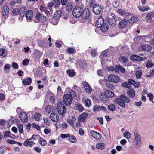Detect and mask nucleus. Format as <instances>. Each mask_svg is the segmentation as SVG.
Segmentation results:
<instances>
[{
    "label": "nucleus",
    "mask_w": 154,
    "mask_h": 154,
    "mask_svg": "<svg viewBox=\"0 0 154 154\" xmlns=\"http://www.w3.org/2000/svg\"><path fill=\"white\" fill-rule=\"evenodd\" d=\"M56 109L58 113L61 115H63L66 111V107L61 101L57 103Z\"/></svg>",
    "instance_id": "obj_3"
},
{
    "label": "nucleus",
    "mask_w": 154,
    "mask_h": 154,
    "mask_svg": "<svg viewBox=\"0 0 154 154\" xmlns=\"http://www.w3.org/2000/svg\"><path fill=\"white\" fill-rule=\"evenodd\" d=\"M142 74V72L140 70L137 71L135 73L136 77L137 79H139L141 78Z\"/></svg>",
    "instance_id": "obj_43"
},
{
    "label": "nucleus",
    "mask_w": 154,
    "mask_h": 154,
    "mask_svg": "<svg viewBox=\"0 0 154 154\" xmlns=\"http://www.w3.org/2000/svg\"><path fill=\"white\" fill-rule=\"evenodd\" d=\"M6 142L10 144H12L16 143H17L16 141H15L13 140H9V139L7 140L6 141Z\"/></svg>",
    "instance_id": "obj_63"
},
{
    "label": "nucleus",
    "mask_w": 154,
    "mask_h": 154,
    "mask_svg": "<svg viewBox=\"0 0 154 154\" xmlns=\"http://www.w3.org/2000/svg\"><path fill=\"white\" fill-rule=\"evenodd\" d=\"M101 138V135L98 132H97V133L96 134L95 137H94V138L97 140H99Z\"/></svg>",
    "instance_id": "obj_56"
},
{
    "label": "nucleus",
    "mask_w": 154,
    "mask_h": 154,
    "mask_svg": "<svg viewBox=\"0 0 154 154\" xmlns=\"http://www.w3.org/2000/svg\"><path fill=\"white\" fill-rule=\"evenodd\" d=\"M102 8L101 6L98 4L94 5L93 7V12L96 15L99 14L101 12Z\"/></svg>",
    "instance_id": "obj_7"
},
{
    "label": "nucleus",
    "mask_w": 154,
    "mask_h": 154,
    "mask_svg": "<svg viewBox=\"0 0 154 154\" xmlns=\"http://www.w3.org/2000/svg\"><path fill=\"white\" fill-rule=\"evenodd\" d=\"M85 106L86 107H89L91 105V102L90 100L87 99L85 100Z\"/></svg>",
    "instance_id": "obj_48"
},
{
    "label": "nucleus",
    "mask_w": 154,
    "mask_h": 154,
    "mask_svg": "<svg viewBox=\"0 0 154 154\" xmlns=\"http://www.w3.org/2000/svg\"><path fill=\"white\" fill-rule=\"evenodd\" d=\"M6 151L5 146L3 145L0 147V154H3Z\"/></svg>",
    "instance_id": "obj_49"
},
{
    "label": "nucleus",
    "mask_w": 154,
    "mask_h": 154,
    "mask_svg": "<svg viewBox=\"0 0 154 154\" xmlns=\"http://www.w3.org/2000/svg\"><path fill=\"white\" fill-rule=\"evenodd\" d=\"M50 118L53 122H57L59 121V117L58 115L55 113L53 112L51 114Z\"/></svg>",
    "instance_id": "obj_15"
},
{
    "label": "nucleus",
    "mask_w": 154,
    "mask_h": 154,
    "mask_svg": "<svg viewBox=\"0 0 154 154\" xmlns=\"http://www.w3.org/2000/svg\"><path fill=\"white\" fill-rule=\"evenodd\" d=\"M116 108V106L115 105L113 104H110L108 106V109L111 111H114Z\"/></svg>",
    "instance_id": "obj_36"
},
{
    "label": "nucleus",
    "mask_w": 154,
    "mask_h": 154,
    "mask_svg": "<svg viewBox=\"0 0 154 154\" xmlns=\"http://www.w3.org/2000/svg\"><path fill=\"white\" fill-rule=\"evenodd\" d=\"M131 134L128 131L125 132L124 136L127 139H129L131 137Z\"/></svg>",
    "instance_id": "obj_47"
},
{
    "label": "nucleus",
    "mask_w": 154,
    "mask_h": 154,
    "mask_svg": "<svg viewBox=\"0 0 154 154\" xmlns=\"http://www.w3.org/2000/svg\"><path fill=\"white\" fill-rule=\"evenodd\" d=\"M105 145L104 143H97L96 145V147L97 149H100L101 150H102L104 149Z\"/></svg>",
    "instance_id": "obj_38"
},
{
    "label": "nucleus",
    "mask_w": 154,
    "mask_h": 154,
    "mask_svg": "<svg viewBox=\"0 0 154 154\" xmlns=\"http://www.w3.org/2000/svg\"><path fill=\"white\" fill-rule=\"evenodd\" d=\"M93 110L95 112L101 110L103 112H106V109L104 106L96 105L93 106Z\"/></svg>",
    "instance_id": "obj_9"
},
{
    "label": "nucleus",
    "mask_w": 154,
    "mask_h": 154,
    "mask_svg": "<svg viewBox=\"0 0 154 154\" xmlns=\"http://www.w3.org/2000/svg\"><path fill=\"white\" fill-rule=\"evenodd\" d=\"M20 16L21 17V19L20 18L21 20H23L22 17L26 15V13L27 12V10L26 7L24 6H22L20 8Z\"/></svg>",
    "instance_id": "obj_11"
},
{
    "label": "nucleus",
    "mask_w": 154,
    "mask_h": 154,
    "mask_svg": "<svg viewBox=\"0 0 154 154\" xmlns=\"http://www.w3.org/2000/svg\"><path fill=\"white\" fill-rule=\"evenodd\" d=\"M63 102L66 106H69L71 104L72 98L71 94H66L64 95L63 98Z\"/></svg>",
    "instance_id": "obj_4"
},
{
    "label": "nucleus",
    "mask_w": 154,
    "mask_h": 154,
    "mask_svg": "<svg viewBox=\"0 0 154 154\" xmlns=\"http://www.w3.org/2000/svg\"><path fill=\"white\" fill-rule=\"evenodd\" d=\"M35 18L36 19L41 22H43L46 20V17H45L39 12H37Z\"/></svg>",
    "instance_id": "obj_14"
},
{
    "label": "nucleus",
    "mask_w": 154,
    "mask_h": 154,
    "mask_svg": "<svg viewBox=\"0 0 154 154\" xmlns=\"http://www.w3.org/2000/svg\"><path fill=\"white\" fill-rule=\"evenodd\" d=\"M42 54V53L38 50H36L35 52V55L37 57H40L41 56Z\"/></svg>",
    "instance_id": "obj_52"
},
{
    "label": "nucleus",
    "mask_w": 154,
    "mask_h": 154,
    "mask_svg": "<svg viewBox=\"0 0 154 154\" xmlns=\"http://www.w3.org/2000/svg\"><path fill=\"white\" fill-rule=\"evenodd\" d=\"M32 127L35 128L37 130H39L40 129V126L38 125H36L35 124L33 123H32Z\"/></svg>",
    "instance_id": "obj_61"
},
{
    "label": "nucleus",
    "mask_w": 154,
    "mask_h": 154,
    "mask_svg": "<svg viewBox=\"0 0 154 154\" xmlns=\"http://www.w3.org/2000/svg\"><path fill=\"white\" fill-rule=\"evenodd\" d=\"M61 137L62 139H65V138H67L70 137V134H63L61 135Z\"/></svg>",
    "instance_id": "obj_54"
},
{
    "label": "nucleus",
    "mask_w": 154,
    "mask_h": 154,
    "mask_svg": "<svg viewBox=\"0 0 154 154\" xmlns=\"http://www.w3.org/2000/svg\"><path fill=\"white\" fill-rule=\"evenodd\" d=\"M10 66L9 64H5L4 67V71H5L6 72V70L7 69H10Z\"/></svg>",
    "instance_id": "obj_55"
},
{
    "label": "nucleus",
    "mask_w": 154,
    "mask_h": 154,
    "mask_svg": "<svg viewBox=\"0 0 154 154\" xmlns=\"http://www.w3.org/2000/svg\"><path fill=\"white\" fill-rule=\"evenodd\" d=\"M54 110V107L51 105L47 106L45 108V111L48 114H50L51 111L53 112Z\"/></svg>",
    "instance_id": "obj_24"
},
{
    "label": "nucleus",
    "mask_w": 154,
    "mask_h": 154,
    "mask_svg": "<svg viewBox=\"0 0 154 154\" xmlns=\"http://www.w3.org/2000/svg\"><path fill=\"white\" fill-rule=\"evenodd\" d=\"M147 97L149 98V101H152L153 98L154 96L151 93H149L147 94Z\"/></svg>",
    "instance_id": "obj_60"
},
{
    "label": "nucleus",
    "mask_w": 154,
    "mask_h": 154,
    "mask_svg": "<svg viewBox=\"0 0 154 154\" xmlns=\"http://www.w3.org/2000/svg\"><path fill=\"white\" fill-rule=\"evenodd\" d=\"M19 117L21 120L23 122H26L27 121V116L23 112H21L20 114L19 115Z\"/></svg>",
    "instance_id": "obj_16"
},
{
    "label": "nucleus",
    "mask_w": 154,
    "mask_h": 154,
    "mask_svg": "<svg viewBox=\"0 0 154 154\" xmlns=\"http://www.w3.org/2000/svg\"><path fill=\"white\" fill-rule=\"evenodd\" d=\"M107 69L109 71H115V70H116V68L112 66H108L107 67Z\"/></svg>",
    "instance_id": "obj_57"
},
{
    "label": "nucleus",
    "mask_w": 154,
    "mask_h": 154,
    "mask_svg": "<svg viewBox=\"0 0 154 154\" xmlns=\"http://www.w3.org/2000/svg\"><path fill=\"white\" fill-rule=\"evenodd\" d=\"M10 132L9 131H6L5 133L4 134V138H6L7 137H9L11 138H12L13 139H15L16 136L15 135L12 134H11L14 137H12L11 135H10Z\"/></svg>",
    "instance_id": "obj_34"
},
{
    "label": "nucleus",
    "mask_w": 154,
    "mask_h": 154,
    "mask_svg": "<svg viewBox=\"0 0 154 154\" xmlns=\"http://www.w3.org/2000/svg\"><path fill=\"white\" fill-rule=\"evenodd\" d=\"M134 134L135 136V140H136V144L137 148L138 146H140L141 143V138L140 136L138 134L137 132L135 131L134 133Z\"/></svg>",
    "instance_id": "obj_10"
},
{
    "label": "nucleus",
    "mask_w": 154,
    "mask_h": 154,
    "mask_svg": "<svg viewBox=\"0 0 154 154\" xmlns=\"http://www.w3.org/2000/svg\"><path fill=\"white\" fill-rule=\"evenodd\" d=\"M128 94L131 97L133 98L135 96V91L132 88L129 89L128 91H127Z\"/></svg>",
    "instance_id": "obj_29"
},
{
    "label": "nucleus",
    "mask_w": 154,
    "mask_h": 154,
    "mask_svg": "<svg viewBox=\"0 0 154 154\" xmlns=\"http://www.w3.org/2000/svg\"><path fill=\"white\" fill-rule=\"evenodd\" d=\"M116 67L115 72L117 73H119V71L122 73H124L125 71V69L120 65H116Z\"/></svg>",
    "instance_id": "obj_20"
},
{
    "label": "nucleus",
    "mask_w": 154,
    "mask_h": 154,
    "mask_svg": "<svg viewBox=\"0 0 154 154\" xmlns=\"http://www.w3.org/2000/svg\"><path fill=\"white\" fill-rule=\"evenodd\" d=\"M88 115V114L86 112H83L79 116L78 118L79 121L81 122H84Z\"/></svg>",
    "instance_id": "obj_21"
},
{
    "label": "nucleus",
    "mask_w": 154,
    "mask_h": 154,
    "mask_svg": "<svg viewBox=\"0 0 154 154\" xmlns=\"http://www.w3.org/2000/svg\"><path fill=\"white\" fill-rule=\"evenodd\" d=\"M19 132L21 133H22L23 131V126L21 124H18L17 125Z\"/></svg>",
    "instance_id": "obj_46"
},
{
    "label": "nucleus",
    "mask_w": 154,
    "mask_h": 154,
    "mask_svg": "<svg viewBox=\"0 0 154 154\" xmlns=\"http://www.w3.org/2000/svg\"><path fill=\"white\" fill-rule=\"evenodd\" d=\"M109 81L114 83L118 82L120 80V78L116 75L110 74L108 77Z\"/></svg>",
    "instance_id": "obj_6"
},
{
    "label": "nucleus",
    "mask_w": 154,
    "mask_h": 154,
    "mask_svg": "<svg viewBox=\"0 0 154 154\" xmlns=\"http://www.w3.org/2000/svg\"><path fill=\"white\" fill-rule=\"evenodd\" d=\"M105 20L112 26H115L116 24V21L115 17L110 18L109 17H106V18Z\"/></svg>",
    "instance_id": "obj_12"
},
{
    "label": "nucleus",
    "mask_w": 154,
    "mask_h": 154,
    "mask_svg": "<svg viewBox=\"0 0 154 154\" xmlns=\"http://www.w3.org/2000/svg\"><path fill=\"white\" fill-rule=\"evenodd\" d=\"M114 101L116 103L119 105L122 108H124L125 106V102L126 103H129L130 100L128 97L121 95L119 98H116Z\"/></svg>",
    "instance_id": "obj_1"
},
{
    "label": "nucleus",
    "mask_w": 154,
    "mask_h": 154,
    "mask_svg": "<svg viewBox=\"0 0 154 154\" xmlns=\"http://www.w3.org/2000/svg\"><path fill=\"white\" fill-rule=\"evenodd\" d=\"M40 140H39V143L42 146H44L46 145L47 144L46 141L44 139L41 137L39 136Z\"/></svg>",
    "instance_id": "obj_40"
},
{
    "label": "nucleus",
    "mask_w": 154,
    "mask_h": 154,
    "mask_svg": "<svg viewBox=\"0 0 154 154\" xmlns=\"http://www.w3.org/2000/svg\"><path fill=\"white\" fill-rule=\"evenodd\" d=\"M125 11L121 9H118L117 11V12L120 14L122 16H124Z\"/></svg>",
    "instance_id": "obj_62"
},
{
    "label": "nucleus",
    "mask_w": 154,
    "mask_h": 154,
    "mask_svg": "<svg viewBox=\"0 0 154 154\" xmlns=\"http://www.w3.org/2000/svg\"><path fill=\"white\" fill-rule=\"evenodd\" d=\"M62 12L60 10H57L54 14V18L55 19H58L61 17Z\"/></svg>",
    "instance_id": "obj_25"
},
{
    "label": "nucleus",
    "mask_w": 154,
    "mask_h": 154,
    "mask_svg": "<svg viewBox=\"0 0 154 154\" xmlns=\"http://www.w3.org/2000/svg\"><path fill=\"white\" fill-rule=\"evenodd\" d=\"M85 83L86 84H85L84 85V88L85 89V91L87 93H91L92 91V89L91 87L88 82H85Z\"/></svg>",
    "instance_id": "obj_23"
},
{
    "label": "nucleus",
    "mask_w": 154,
    "mask_h": 154,
    "mask_svg": "<svg viewBox=\"0 0 154 154\" xmlns=\"http://www.w3.org/2000/svg\"><path fill=\"white\" fill-rule=\"evenodd\" d=\"M90 15V11L87 8H85L83 9L81 14L82 18L84 20L88 19Z\"/></svg>",
    "instance_id": "obj_5"
},
{
    "label": "nucleus",
    "mask_w": 154,
    "mask_h": 154,
    "mask_svg": "<svg viewBox=\"0 0 154 154\" xmlns=\"http://www.w3.org/2000/svg\"><path fill=\"white\" fill-rule=\"evenodd\" d=\"M2 14L3 16H7L9 11V8L7 6H3L2 8Z\"/></svg>",
    "instance_id": "obj_17"
},
{
    "label": "nucleus",
    "mask_w": 154,
    "mask_h": 154,
    "mask_svg": "<svg viewBox=\"0 0 154 154\" xmlns=\"http://www.w3.org/2000/svg\"><path fill=\"white\" fill-rule=\"evenodd\" d=\"M144 59L140 56L136 54H133L131 56L130 59L133 61L140 62L145 60L146 58L144 57Z\"/></svg>",
    "instance_id": "obj_8"
},
{
    "label": "nucleus",
    "mask_w": 154,
    "mask_h": 154,
    "mask_svg": "<svg viewBox=\"0 0 154 154\" xmlns=\"http://www.w3.org/2000/svg\"><path fill=\"white\" fill-rule=\"evenodd\" d=\"M32 82V79L30 77H28L26 79H24L22 81V83L26 85H30Z\"/></svg>",
    "instance_id": "obj_27"
},
{
    "label": "nucleus",
    "mask_w": 154,
    "mask_h": 154,
    "mask_svg": "<svg viewBox=\"0 0 154 154\" xmlns=\"http://www.w3.org/2000/svg\"><path fill=\"white\" fill-rule=\"evenodd\" d=\"M84 7V6L82 4H81L80 6L75 7L73 10L72 14L73 16L76 18L80 17Z\"/></svg>",
    "instance_id": "obj_2"
},
{
    "label": "nucleus",
    "mask_w": 154,
    "mask_h": 154,
    "mask_svg": "<svg viewBox=\"0 0 154 154\" xmlns=\"http://www.w3.org/2000/svg\"><path fill=\"white\" fill-rule=\"evenodd\" d=\"M67 74L70 77H73L76 74L74 70L72 69H68L67 71Z\"/></svg>",
    "instance_id": "obj_32"
},
{
    "label": "nucleus",
    "mask_w": 154,
    "mask_h": 154,
    "mask_svg": "<svg viewBox=\"0 0 154 154\" xmlns=\"http://www.w3.org/2000/svg\"><path fill=\"white\" fill-rule=\"evenodd\" d=\"M106 23L104 22V19L102 16H100L98 18L97 20L96 25V26L99 27V26H102L103 25H104Z\"/></svg>",
    "instance_id": "obj_13"
},
{
    "label": "nucleus",
    "mask_w": 154,
    "mask_h": 154,
    "mask_svg": "<svg viewBox=\"0 0 154 154\" xmlns=\"http://www.w3.org/2000/svg\"><path fill=\"white\" fill-rule=\"evenodd\" d=\"M105 94L108 98L112 97L114 95L113 92L109 90H106L105 92Z\"/></svg>",
    "instance_id": "obj_28"
},
{
    "label": "nucleus",
    "mask_w": 154,
    "mask_h": 154,
    "mask_svg": "<svg viewBox=\"0 0 154 154\" xmlns=\"http://www.w3.org/2000/svg\"><path fill=\"white\" fill-rule=\"evenodd\" d=\"M69 92L70 93L69 94H71L72 97V96L73 97H76V93L74 91L71 90L69 91Z\"/></svg>",
    "instance_id": "obj_53"
},
{
    "label": "nucleus",
    "mask_w": 154,
    "mask_h": 154,
    "mask_svg": "<svg viewBox=\"0 0 154 154\" xmlns=\"http://www.w3.org/2000/svg\"><path fill=\"white\" fill-rule=\"evenodd\" d=\"M73 8V5L71 2H68L66 6V10L68 12L71 11Z\"/></svg>",
    "instance_id": "obj_31"
},
{
    "label": "nucleus",
    "mask_w": 154,
    "mask_h": 154,
    "mask_svg": "<svg viewBox=\"0 0 154 154\" xmlns=\"http://www.w3.org/2000/svg\"><path fill=\"white\" fill-rule=\"evenodd\" d=\"M69 141L71 143H75V140H77L76 137L73 135H72L68 139Z\"/></svg>",
    "instance_id": "obj_37"
},
{
    "label": "nucleus",
    "mask_w": 154,
    "mask_h": 154,
    "mask_svg": "<svg viewBox=\"0 0 154 154\" xmlns=\"http://www.w3.org/2000/svg\"><path fill=\"white\" fill-rule=\"evenodd\" d=\"M47 41L45 40L39 41L38 43V45L40 47L42 48H45L47 46V44L46 42Z\"/></svg>",
    "instance_id": "obj_30"
},
{
    "label": "nucleus",
    "mask_w": 154,
    "mask_h": 154,
    "mask_svg": "<svg viewBox=\"0 0 154 154\" xmlns=\"http://www.w3.org/2000/svg\"><path fill=\"white\" fill-rule=\"evenodd\" d=\"M33 11L31 10H29L26 13V16L27 19L31 20L32 19L33 17Z\"/></svg>",
    "instance_id": "obj_26"
},
{
    "label": "nucleus",
    "mask_w": 154,
    "mask_h": 154,
    "mask_svg": "<svg viewBox=\"0 0 154 154\" xmlns=\"http://www.w3.org/2000/svg\"><path fill=\"white\" fill-rule=\"evenodd\" d=\"M140 48L143 51L148 52L151 50L152 47L150 45L143 44L141 46Z\"/></svg>",
    "instance_id": "obj_19"
},
{
    "label": "nucleus",
    "mask_w": 154,
    "mask_h": 154,
    "mask_svg": "<svg viewBox=\"0 0 154 154\" xmlns=\"http://www.w3.org/2000/svg\"><path fill=\"white\" fill-rule=\"evenodd\" d=\"M76 107L79 112H81L84 110L83 107L80 104H77L76 105Z\"/></svg>",
    "instance_id": "obj_41"
},
{
    "label": "nucleus",
    "mask_w": 154,
    "mask_h": 154,
    "mask_svg": "<svg viewBox=\"0 0 154 154\" xmlns=\"http://www.w3.org/2000/svg\"><path fill=\"white\" fill-rule=\"evenodd\" d=\"M128 21L126 19H123L121 20L118 24V26L120 28L122 29L125 27L127 25Z\"/></svg>",
    "instance_id": "obj_18"
},
{
    "label": "nucleus",
    "mask_w": 154,
    "mask_h": 154,
    "mask_svg": "<svg viewBox=\"0 0 154 154\" xmlns=\"http://www.w3.org/2000/svg\"><path fill=\"white\" fill-rule=\"evenodd\" d=\"M154 65V64L151 60L148 61L146 64V67L147 68H150L152 67Z\"/></svg>",
    "instance_id": "obj_50"
},
{
    "label": "nucleus",
    "mask_w": 154,
    "mask_h": 154,
    "mask_svg": "<svg viewBox=\"0 0 154 154\" xmlns=\"http://www.w3.org/2000/svg\"><path fill=\"white\" fill-rule=\"evenodd\" d=\"M100 99L103 102H105L107 100L108 98L105 94H101L99 96Z\"/></svg>",
    "instance_id": "obj_33"
},
{
    "label": "nucleus",
    "mask_w": 154,
    "mask_h": 154,
    "mask_svg": "<svg viewBox=\"0 0 154 154\" xmlns=\"http://www.w3.org/2000/svg\"><path fill=\"white\" fill-rule=\"evenodd\" d=\"M138 20V17H136L135 16L132 17L129 22L130 23H134L137 21Z\"/></svg>",
    "instance_id": "obj_45"
},
{
    "label": "nucleus",
    "mask_w": 154,
    "mask_h": 154,
    "mask_svg": "<svg viewBox=\"0 0 154 154\" xmlns=\"http://www.w3.org/2000/svg\"><path fill=\"white\" fill-rule=\"evenodd\" d=\"M119 3L118 1H115L113 2V5L115 8L117 7L119 5Z\"/></svg>",
    "instance_id": "obj_59"
},
{
    "label": "nucleus",
    "mask_w": 154,
    "mask_h": 154,
    "mask_svg": "<svg viewBox=\"0 0 154 154\" xmlns=\"http://www.w3.org/2000/svg\"><path fill=\"white\" fill-rule=\"evenodd\" d=\"M154 17L153 13L151 12L149 13L146 16V18L148 19H151Z\"/></svg>",
    "instance_id": "obj_51"
},
{
    "label": "nucleus",
    "mask_w": 154,
    "mask_h": 154,
    "mask_svg": "<svg viewBox=\"0 0 154 154\" xmlns=\"http://www.w3.org/2000/svg\"><path fill=\"white\" fill-rule=\"evenodd\" d=\"M99 28L101 31L103 32H106L108 29V24L106 23L104 25L102 26H99Z\"/></svg>",
    "instance_id": "obj_22"
},
{
    "label": "nucleus",
    "mask_w": 154,
    "mask_h": 154,
    "mask_svg": "<svg viewBox=\"0 0 154 154\" xmlns=\"http://www.w3.org/2000/svg\"><path fill=\"white\" fill-rule=\"evenodd\" d=\"M41 116V114L36 113L34 115V118L36 121H39L40 117Z\"/></svg>",
    "instance_id": "obj_44"
},
{
    "label": "nucleus",
    "mask_w": 154,
    "mask_h": 154,
    "mask_svg": "<svg viewBox=\"0 0 154 154\" xmlns=\"http://www.w3.org/2000/svg\"><path fill=\"white\" fill-rule=\"evenodd\" d=\"M128 58L124 56H121L119 59V60L123 63H125L128 62Z\"/></svg>",
    "instance_id": "obj_35"
},
{
    "label": "nucleus",
    "mask_w": 154,
    "mask_h": 154,
    "mask_svg": "<svg viewBox=\"0 0 154 154\" xmlns=\"http://www.w3.org/2000/svg\"><path fill=\"white\" fill-rule=\"evenodd\" d=\"M13 14L14 15H19L20 14V10L18 8H14L13 10Z\"/></svg>",
    "instance_id": "obj_42"
},
{
    "label": "nucleus",
    "mask_w": 154,
    "mask_h": 154,
    "mask_svg": "<svg viewBox=\"0 0 154 154\" xmlns=\"http://www.w3.org/2000/svg\"><path fill=\"white\" fill-rule=\"evenodd\" d=\"M128 83L130 84L131 85L134 84L135 83V81L132 79H129L128 80Z\"/></svg>",
    "instance_id": "obj_64"
},
{
    "label": "nucleus",
    "mask_w": 154,
    "mask_h": 154,
    "mask_svg": "<svg viewBox=\"0 0 154 154\" xmlns=\"http://www.w3.org/2000/svg\"><path fill=\"white\" fill-rule=\"evenodd\" d=\"M29 63V60L28 59H26L23 60L22 64L23 66L27 65Z\"/></svg>",
    "instance_id": "obj_58"
},
{
    "label": "nucleus",
    "mask_w": 154,
    "mask_h": 154,
    "mask_svg": "<svg viewBox=\"0 0 154 154\" xmlns=\"http://www.w3.org/2000/svg\"><path fill=\"white\" fill-rule=\"evenodd\" d=\"M54 6L56 8L58 7L60 4V0H53Z\"/></svg>",
    "instance_id": "obj_39"
}]
</instances>
